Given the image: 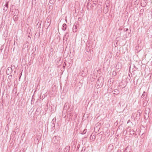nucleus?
Instances as JSON below:
<instances>
[{"label":"nucleus","mask_w":152,"mask_h":152,"mask_svg":"<svg viewBox=\"0 0 152 152\" xmlns=\"http://www.w3.org/2000/svg\"><path fill=\"white\" fill-rule=\"evenodd\" d=\"M134 131L133 129L131 130L130 132V134L131 135L134 134Z\"/></svg>","instance_id":"nucleus-12"},{"label":"nucleus","mask_w":152,"mask_h":152,"mask_svg":"<svg viewBox=\"0 0 152 152\" xmlns=\"http://www.w3.org/2000/svg\"><path fill=\"white\" fill-rule=\"evenodd\" d=\"M99 87H100V86H99V84L97 85V86H96V88H99Z\"/></svg>","instance_id":"nucleus-19"},{"label":"nucleus","mask_w":152,"mask_h":152,"mask_svg":"<svg viewBox=\"0 0 152 152\" xmlns=\"http://www.w3.org/2000/svg\"><path fill=\"white\" fill-rule=\"evenodd\" d=\"M135 114L134 113H133L132 115L131 118H135Z\"/></svg>","instance_id":"nucleus-14"},{"label":"nucleus","mask_w":152,"mask_h":152,"mask_svg":"<svg viewBox=\"0 0 152 152\" xmlns=\"http://www.w3.org/2000/svg\"><path fill=\"white\" fill-rule=\"evenodd\" d=\"M69 32H66L63 37V40H65V39L66 40L67 39L68 37L69 36Z\"/></svg>","instance_id":"nucleus-3"},{"label":"nucleus","mask_w":152,"mask_h":152,"mask_svg":"<svg viewBox=\"0 0 152 152\" xmlns=\"http://www.w3.org/2000/svg\"><path fill=\"white\" fill-rule=\"evenodd\" d=\"M88 3H89V1H88Z\"/></svg>","instance_id":"nucleus-26"},{"label":"nucleus","mask_w":152,"mask_h":152,"mask_svg":"<svg viewBox=\"0 0 152 152\" xmlns=\"http://www.w3.org/2000/svg\"><path fill=\"white\" fill-rule=\"evenodd\" d=\"M145 93V92H144L143 94H142V95L141 96V97L142 98H143L144 97V96H145V94H144Z\"/></svg>","instance_id":"nucleus-18"},{"label":"nucleus","mask_w":152,"mask_h":152,"mask_svg":"<svg viewBox=\"0 0 152 152\" xmlns=\"http://www.w3.org/2000/svg\"><path fill=\"white\" fill-rule=\"evenodd\" d=\"M128 30V29L127 28H126V30H125V31H126Z\"/></svg>","instance_id":"nucleus-21"},{"label":"nucleus","mask_w":152,"mask_h":152,"mask_svg":"<svg viewBox=\"0 0 152 152\" xmlns=\"http://www.w3.org/2000/svg\"><path fill=\"white\" fill-rule=\"evenodd\" d=\"M112 92L113 93V94H119V91L118 89H115L114 91H113Z\"/></svg>","instance_id":"nucleus-5"},{"label":"nucleus","mask_w":152,"mask_h":152,"mask_svg":"<svg viewBox=\"0 0 152 152\" xmlns=\"http://www.w3.org/2000/svg\"><path fill=\"white\" fill-rule=\"evenodd\" d=\"M138 113H140V112H139V111H138Z\"/></svg>","instance_id":"nucleus-23"},{"label":"nucleus","mask_w":152,"mask_h":152,"mask_svg":"<svg viewBox=\"0 0 152 152\" xmlns=\"http://www.w3.org/2000/svg\"><path fill=\"white\" fill-rule=\"evenodd\" d=\"M85 130H84L83 132V134H85L86 132H85Z\"/></svg>","instance_id":"nucleus-20"},{"label":"nucleus","mask_w":152,"mask_h":152,"mask_svg":"<svg viewBox=\"0 0 152 152\" xmlns=\"http://www.w3.org/2000/svg\"><path fill=\"white\" fill-rule=\"evenodd\" d=\"M130 149H129L128 148H126L124 152H130Z\"/></svg>","instance_id":"nucleus-11"},{"label":"nucleus","mask_w":152,"mask_h":152,"mask_svg":"<svg viewBox=\"0 0 152 152\" xmlns=\"http://www.w3.org/2000/svg\"><path fill=\"white\" fill-rule=\"evenodd\" d=\"M138 113H140V112H139V111H138Z\"/></svg>","instance_id":"nucleus-24"},{"label":"nucleus","mask_w":152,"mask_h":152,"mask_svg":"<svg viewBox=\"0 0 152 152\" xmlns=\"http://www.w3.org/2000/svg\"><path fill=\"white\" fill-rule=\"evenodd\" d=\"M12 69L11 67H8L7 68L6 70V73L7 75L10 74L12 72Z\"/></svg>","instance_id":"nucleus-2"},{"label":"nucleus","mask_w":152,"mask_h":152,"mask_svg":"<svg viewBox=\"0 0 152 152\" xmlns=\"http://www.w3.org/2000/svg\"><path fill=\"white\" fill-rule=\"evenodd\" d=\"M50 3H51V2H52L53 3L55 2L54 0H53V1H52V0H50Z\"/></svg>","instance_id":"nucleus-17"},{"label":"nucleus","mask_w":152,"mask_h":152,"mask_svg":"<svg viewBox=\"0 0 152 152\" xmlns=\"http://www.w3.org/2000/svg\"><path fill=\"white\" fill-rule=\"evenodd\" d=\"M76 29V26H74L73 28V31L76 32L77 31Z\"/></svg>","instance_id":"nucleus-10"},{"label":"nucleus","mask_w":152,"mask_h":152,"mask_svg":"<svg viewBox=\"0 0 152 152\" xmlns=\"http://www.w3.org/2000/svg\"><path fill=\"white\" fill-rule=\"evenodd\" d=\"M120 64H120H120V63H118L117 64H116V69H119V68L118 67V66H119V65Z\"/></svg>","instance_id":"nucleus-13"},{"label":"nucleus","mask_w":152,"mask_h":152,"mask_svg":"<svg viewBox=\"0 0 152 152\" xmlns=\"http://www.w3.org/2000/svg\"><path fill=\"white\" fill-rule=\"evenodd\" d=\"M5 129L7 131L9 129V126L8 125H7V126H6L5 128Z\"/></svg>","instance_id":"nucleus-15"},{"label":"nucleus","mask_w":152,"mask_h":152,"mask_svg":"<svg viewBox=\"0 0 152 152\" xmlns=\"http://www.w3.org/2000/svg\"><path fill=\"white\" fill-rule=\"evenodd\" d=\"M12 75H10L8 76L9 79H11L12 78Z\"/></svg>","instance_id":"nucleus-16"},{"label":"nucleus","mask_w":152,"mask_h":152,"mask_svg":"<svg viewBox=\"0 0 152 152\" xmlns=\"http://www.w3.org/2000/svg\"><path fill=\"white\" fill-rule=\"evenodd\" d=\"M56 121V118H53L52 120V125H51L53 126V127H55L54 123Z\"/></svg>","instance_id":"nucleus-7"},{"label":"nucleus","mask_w":152,"mask_h":152,"mask_svg":"<svg viewBox=\"0 0 152 152\" xmlns=\"http://www.w3.org/2000/svg\"><path fill=\"white\" fill-rule=\"evenodd\" d=\"M68 107H68V104L66 103L65 104V105H64V110H66L67 109V108H68Z\"/></svg>","instance_id":"nucleus-8"},{"label":"nucleus","mask_w":152,"mask_h":152,"mask_svg":"<svg viewBox=\"0 0 152 152\" xmlns=\"http://www.w3.org/2000/svg\"><path fill=\"white\" fill-rule=\"evenodd\" d=\"M138 113H140V112H139V111H138Z\"/></svg>","instance_id":"nucleus-25"},{"label":"nucleus","mask_w":152,"mask_h":152,"mask_svg":"<svg viewBox=\"0 0 152 152\" xmlns=\"http://www.w3.org/2000/svg\"><path fill=\"white\" fill-rule=\"evenodd\" d=\"M98 80H97V84L98 83Z\"/></svg>","instance_id":"nucleus-22"},{"label":"nucleus","mask_w":152,"mask_h":152,"mask_svg":"<svg viewBox=\"0 0 152 152\" xmlns=\"http://www.w3.org/2000/svg\"><path fill=\"white\" fill-rule=\"evenodd\" d=\"M18 17L16 15H14L13 17V18L14 21H16L18 19Z\"/></svg>","instance_id":"nucleus-9"},{"label":"nucleus","mask_w":152,"mask_h":152,"mask_svg":"<svg viewBox=\"0 0 152 152\" xmlns=\"http://www.w3.org/2000/svg\"><path fill=\"white\" fill-rule=\"evenodd\" d=\"M62 29L63 30L65 31L66 28V25L65 23H64L62 25Z\"/></svg>","instance_id":"nucleus-4"},{"label":"nucleus","mask_w":152,"mask_h":152,"mask_svg":"<svg viewBox=\"0 0 152 152\" xmlns=\"http://www.w3.org/2000/svg\"><path fill=\"white\" fill-rule=\"evenodd\" d=\"M59 137L58 136H54L52 139V141L54 143H58L59 141Z\"/></svg>","instance_id":"nucleus-1"},{"label":"nucleus","mask_w":152,"mask_h":152,"mask_svg":"<svg viewBox=\"0 0 152 152\" xmlns=\"http://www.w3.org/2000/svg\"><path fill=\"white\" fill-rule=\"evenodd\" d=\"M70 147L69 146H66L64 148L65 152H68L69 150Z\"/></svg>","instance_id":"nucleus-6"}]
</instances>
